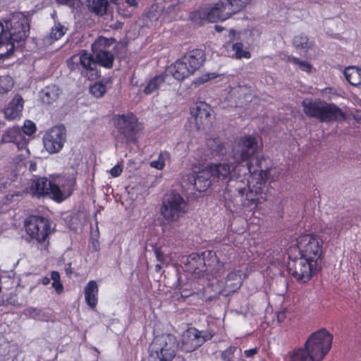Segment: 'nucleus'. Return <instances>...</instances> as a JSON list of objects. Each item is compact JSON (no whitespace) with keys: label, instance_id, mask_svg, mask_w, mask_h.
Returning a JSON list of instances; mask_svg holds the SVG:
<instances>
[{"label":"nucleus","instance_id":"c9c22d12","mask_svg":"<svg viewBox=\"0 0 361 361\" xmlns=\"http://www.w3.org/2000/svg\"><path fill=\"white\" fill-rule=\"evenodd\" d=\"M293 43L297 49H304L305 51L310 48L308 37L304 34L295 35L293 38Z\"/></svg>","mask_w":361,"mask_h":361},{"label":"nucleus","instance_id":"0e129e2a","mask_svg":"<svg viewBox=\"0 0 361 361\" xmlns=\"http://www.w3.org/2000/svg\"><path fill=\"white\" fill-rule=\"evenodd\" d=\"M215 29L219 32L221 30V28L220 27L219 25H215Z\"/></svg>","mask_w":361,"mask_h":361},{"label":"nucleus","instance_id":"a18cd8bd","mask_svg":"<svg viewBox=\"0 0 361 361\" xmlns=\"http://www.w3.org/2000/svg\"><path fill=\"white\" fill-rule=\"evenodd\" d=\"M20 129L22 130V133H23V135H32L37 130L35 124L30 120H26L24 122V125H23V128Z\"/></svg>","mask_w":361,"mask_h":361},{"label":"nucleus","instance_id":"423d86ee","mask_svg":"<svg viewBox=\"0 0 361 361\" xmlns=\"http://www.w3.org/2000/svg\"><path fill=\"white\" fill-rule=\"evenodd\" d=\"M5 27L9 48H7L6 52L1 54V55H8V51L12 52L14 49V42L24 41L30 33L29 20L22 13L14 14L6 20Z\"/></svg>","mask_w":361,"mask_h":361},{"label":"nucleus","instance_id":"4be33fe9","mask_svg":"<svg viewBox=\"0 0 361 361\" xmlns=\"http://www.w3.org/2000/svg\"><path fill=\"white\" fill-rule=\"evenodd\" d=\"M190 71L195 73L204 61L205 55L203 50L200 49H194L187 51L182 57Z\"/></svg>","mask_w":361,"mask_h":361},{"label":"nucleus","instance_id":"de8ad7c7","mask_svg":"<svg viewBox=\"0 0 361 361\" xmlns=\"http://www.w3.org/2000/svg\"><path fill=\"white\" fill-rule=\"evenodd\" d=\"M8 38H7L6 36V27L3 23L0 22V48L3 46H6L7 48H8Z\"/></svg>","mask_w":361,"mask_h":361},{"label":"nucleus","instance_id":"09e8293b","mask_svg":"<svg viewBox=\"0 0 361 361\" xmlns=\"http://www.w3.org/2000/svg\"><path fill=\"white\" fill-rule=\"evenodd\" d=\"M217 76H218V75L216 74L215 73H209L204 74L201 77L199 78L198 81L200 83H204V82H208L212 79L217 78Z\"/></svg>","mask_w":361,"mask_h":361},{"label":"nucleus","instance_id":"bb28decb","mask_svg":"<svg viewBox=\"0 0 361 361\" xmlns=\"http://www.w3.org/2000/svg\"><path fill=\"white\" fill-rule=\"evenodd\" d=\"M211 178L213 179V176H211L207 166L205 170L196 174L194 178V188L199 192L205 191L211 185Z\"/></svg>","mask_w":361,"mask_h":361},{"label":"nucleus","instance_id":"72a5a7b5","mask_svg":"<svg viewBox=\"0 0 361 361\" xmlns=\"http://www.w3.org/2000/svg\"><path fill=\"white\" fill-rule=\"evenodd\" d=\"M189 19L195 25H204L205 23L208 22L207 10L202 8L190 12Z\"/></svg>","mask_w":361,"mask_h":361},{"label":"nucleus","instance_id":"412c9836","mask_svg":"<svg viewBox=\"0 0 361 361\" xmlns=\"http://www.w3.org/2000/svg\"><path fill=\"white\" fill-rule=\"evenodd\" d=\"M49 180L45 177L35 176L30 180L26 192L33 197L40 198L48 195Z\"/></svg>","mask_w":361,"mask_h":361},{"label":"nucleus","instance_id":"e2e57ef3","mask_svg":"<svg viewBox=\"0 0 361 361\" xmlns=\"http://www.w3.org/2000/svg\"><path fill=\"white\" fill-rule=\"evenodd\" d=\"M111 2L113 4L118 5V4H121V3H123L124 0H111Z\"/></svg>","mask_w":361,"mask_h":361},{"label":"nucleus","instance_id":"680f3d73","mask_svg":"<svg viewBox=\"0 0 361 361\" xmlns=\"http://www.w3.org/2000/svg\"><path fill=\"white\" fill-rule=\"evenodd\" d=\"M162 264H163L160 263L155 266V271L157 272H159L161 271V269H162Z\"/></svg>","mask_w":361,"mask_h":361},{"label":"nucleus","instance_id":"052dcab7","mask_svg":"<svg viewBox=\"0 0 361 361\" xmlns=\"http://www.w3.org/2000/svg\"><path fill=\"white\" fill-rule=\"evenodd\" d=\"M30 171H35L37 170V164L35 162H31L29 166Z\"/></svg>","mask_w":361,"mask_h":361},{"label":"nucleus","instance_id":"ea45409f","mask_svg":"<svg viewBox=\"0 0 361 361\" xmlns=\"http://www.w3.org/2000/svg\"><path fill=\"white\" fill-rule=\"evenodd\" d=\"M287 61L293 64L298 65L299 68L302 71H305L306 73H310L312 71V66L310 63L305 61H302L297 57L288 56L287 58Z\"/></svg>","mask_w":361,"mask_h":361},{"label":"nucleus","instance_id":"4468645a","mask_svg":"<svg viewBox=\"0 0 361 361\" xmlns=\"http://www.w3.org/2000/svg\"><path fill=\"white\" fill-rule=\"evenodd\" d=\"M25 228L31 240H36L39 244L44 243L51 234V223L42 216H28L25 222Z\"/></svg>","mask_w":361,"mask_h":361},{"label":"nucleus","instance_id":"2eb2a0df","mask_svg":"<svg viewBox=\"0 0 361 361\" xmlns=\"http://www.w3.org/2000/svg\"><path fill=\"white\" fill-rule=\"evenodd\" d=\"M114 42V39L101 36L92 44V52L99 66L106 69L113 68L115 57L111 47Z\"/></svg>","mask_w":361,"mask_h":361},{"label":"nucleus","instance_id":"473e14b6","mask_svg":"<svg viewBox=\"0 0 361 361\" xmlns=\"http://www.w3.org/2000/svg\"><path fill=\"white\" fill-rule=\"evenodd\" d=\"M290 361H314V359L304 348L293 349L289 353Z\"/></svg>","mask_w":361,"mask_h":361},{"label":"nucleus","instance_id":"3c124183","mask_svg":"<svg viewBox=\"0 0 361 361\" xmlns=\"http://www.w3.org/2000/svg\"><path fill=\"white\" fill-rule=\"evenodd\" d=\"M154 254L156 255V258L157 261H159L160 263L164 264L165 262V255L164 252L161 250V247H155L154 249Z\"/></svg>","mask_w":361,"mask_h":361},{"label":"nucleus","instance_id":"5701e85b","mask_svg":"<svg viewBox=\"0 0 361 361\" xmlns=\"http://www.w3.org/2000/svg\"><path fill=\"white\" fill-rule=\"evenodd\" d=\"M24 100L20 94H16L4 108V113L8 120H14L22 116Z\"/></svg>","mask_w":361,"mask_h":361},{"label":"nucleus","instance_id":"a211bd4d","mask_svg":"<svg viewBox=\"0 0 361 361\" xmlns=\"http://www.w3.org/2000/svg\"><path fill=\"white\" fill-rule=\"evenodd\" d=\"M227 2V0H219L207 11L208 22L224 21L234 14Z\"/></svg>","mask_w":361,"mask_h":361},{"label":"nucleus","instance_id":"cd10ccee","mask_svg":"<svg viewBox=\"0 0 361 361\" xmlns=\"http://www.w3.org/2000/svg\"><path fill=\"white\" fill-rule=\"evenodd\" d=\"M88 10L99 16H103L106 13L109 7L108 0H87Z\"/></svg>","mask_w":361,"mask_h":361},{"label":"nucleus","instance_id":"f3484780","mask_svg":"<svg viewBox=\"0 0 361 361\" xmlns=\"http://www.w3.org/2000/svg\"><path fill=\"white\" fill-rule=\"evenodd\" d=\"M212 109L204 102H197L190 108V115L197 130L209 126L211 123Z\"/></svg>","mask_w":361,"mask_h":361},{"label":"nucleus","instance_id":"8fccbe9b","mask_svg":"<svg viewBox=\"0 0 361 361\" xmlns=\"http://www.w3.org/2000/svg\"><path fill=\"white\" fill-rule=\"evenodd\" d=\"M123 166L121 164H116L110 170V173L112 177H118L123 172Z\"/></svg>","mask_w":361,"mask_h":361},{"label":"nucleus","instance_id":"7ed1b4c3","mask_svg":"<svg viewBox=\"0 0 361 361\" xmlns=\"http://www.w3.org/2000/svg\"><path fill=\"white\" fill-rule=\"evenodd\" d=\"M302 106L307 117L317 118L322 123L342 121L346 118L345 112L336 104L321 99H304Z\"/></svg>","mask_w":361,"mask_h":361},{"label":"nucleus","instance_id":"5fc2aeb1","mask_svg":"<svg viewBox=\"0 0 361 361\" xmlns=\"http://www.w3.org/2000/svg\"><path fill=\"white\" fill-rule=\"evenodd\" d=\"M51 279L53 281H61V276L60 274L57 271H52L51 272Z\"/></svg>","mask_w":361,"mask_h":361},{"label":"nucleus","instance_id":"603ef678","mask_svg":"<svg viewBox=\"0 0 361 361\" xmlns=\"http://www.w3.org/2000/svg\"><path fill=\"white\" fill-rule=\"evenodd\" d=\"M51 286L54 288L56 293L59 295H61L64 290L63 285L61 281H53L51 283Z\"/></svg>","mask_w":361,"mask_h":361},{"label":"nucleus","instance_id":"f257e3e1","mask_svg":"<svg viewBox=\"0 0 361 361\" xmlns=\"http://www.w3.org/2000/svg\"><path fill=\"white\" fill-rule=\"evenodd\" d=\"M259 149L257 138L252 135L238 137L232 149L231 159L243 169V175L247 176L246 185L241 187V182L238 181L236 188L241 204L227 202V207L233 212L243 210L254 214L259 204L266 199L264 187L269 178L271 166L267 163L268 159L262 156L252 159Z\"/></svg>","mask_w":361,"mask_h":361},{"label":"nucleus","instance_id":"6ab92c4d","mask_svg":"<svg viewBox=\"0 0 361 361\" xmlns=\"http://www.w3.org/2000/svg\"><path fill=\"white\" fill-rule=\"evenodd\" d=\"M1 142L2 143H15L18 149H25L28 145V140L18 126L8 128L3 133Z\"/></svg>","mask_w":361,"mask_h":361},{"label":"nucleus","instance_id":"6e6552de","mask_svg":"<svg viewBox=\"0 0 361 361\" xmlns=\"http://www.w3.org/2000/svg\"><path fill=\"white\" fill-rule=\"evenodd\" d=\"M188 211V204L184 197L176 192L171 191L164 198L160 212L161 216L168 221L175 222Z\"/></svg>","mask_w":361,"mask_h":361},{"label":"nucleus","instance_id":"49530a36","mask_svg":"<svg viewBox=\"0 0 361 361\" xmlns=\"http://www.w3.org/2000/svg\"><path fill=\"white\" fill-rule=\"evenodd\" d=\"M235 350V347L229 346L225 350L222 351L221 353V358L223 361H229V360L232 359L233 354Z\"/></svg>","mask_w":361,"mask_h":361},{"label":"nucleus","instance_id":"ddd939ff","mask_svg":"<svg viewBox=\"0 0 361 361\" xmlns=\"http://www.w3.org/2000/svg\"><path fill=\"white\" fill-rule=\"evenodd\" d=\"M189 268L195 273L215 271L216 266L223 267L216 253L212 250H205L201 253L193 252L188 257Z\"/></svg>","mask_w":361,"mask_h":361},{"label":"nucleus","instance_id":"39448f33","mask_svg":"<svg viewBox=\"0 0 361 361\" xmlns=\"http://www.w3.org/2000/svg\"><path fill=\"white\" fill-rule=\"evenodd\" d=\"M178 345L173 334H164L156 336L151 345L149 355L150 361H172Z\"/></svg>","mask_w":361,"mask_h":361},{"label":"nucleus","instance_id":"0eeeda50","mask_svg":"<svg viewBox=\"0 0 361 361\" xmlns=\"http://www.w3.org/2000/svg\"><path fill=\"white\" fill-rule=\"evenodd\" d=\"M332 341L333 335L326 329L322 328L308 337L304 348L314 361H322L331 348Z\"/></svg>","mask_w":361,"mask_h":361},{"label":"nucleus","instance_id":"58836bf2","mask_svg":"<svg viewBox=\"0 0 361 361\" xmlns=\"http://www.w3.org/2000/svg\"><path fill=\"white\" fill-rule=\"evenodd\" d=\"M90 91L92 95L97 98L102 97L106 92V85L102 81L96 82L90 87Z\"/></svg>","mask_w":361,"mask_h":361},{"label":"nucleus","instance_id":"a878e982","mask_svg":"<svg viewBox=\"0 0 361 361\" xmlns=\"http://www.w3.org/2000/svg\"><path fill=\"white\" fill-rule=\"evenodd\" d=\"M206 145L212 157H224L226 154L227 148L226 145L219 137L207 139Z\"/></svg>","mask_w":361,"mask_h":361},{"label":"nucleus","instance_id":"c756f323","mask_svg":"<svg viewBox=\"0 0 361 361\" xmlns=\"http://www.w3.org/2000/svg\"><path fill=\"white\" fill-rule=\"evenodd\" d=\"M60 93L61 90L57 85H47L42 90V101L49 104H51L59 98Z\"/></svg>","mask_w":361,"mask_h":361},{"label":"nucleus","instance_id":"4d7b16f0","mask_svg":"<svg viewBox=\"0 0 361 361\" xmlns=\"http://www.w3.org/2000/svg\"><path fill=\"white\" fill-rule=\"evenodd\" d=\"M66 274L68 276H71L73 273L72 267H71V263H68V267L65 269Z\"/></svg>","mask_w":361,"mask_h":361},{"label":"nucleus","instance_id":"7c9ffc66","mask_svg":"<svg viewBox=\"0 0 361 361\" xmlns=\"http://www.w3.org/2000/svg\"><path fill=\"white\" fill-rule=\"evenodd\" d=\"M344 75L351 85L358 86L361 84V68L349 66L345 69Z\"/></svg>","mask_w":361,"mask_h":361},{"label":"nucleus","instance_id":"e433bc0d","mask_svg":"<svg viewBox=\"0 0 361 361\" xmlns=\"http://www.w3.org/2000/svg\"><path fill=\"white\" fill-rule=\"evenodd\" d=\"M244 45L242 42H236L232 45V50L235 53V57L238 59L251 58V54L247 50L243 49Z\"/></svg>","mask_w":361,"mask_h":361},{"label":"nucleus","instance_id":"c85d7f7f","mask_svg":"<svg viewBox=\"0 0 361 361\" xmlns=\"http://www.w3.org/2000/svg\"><path fill=\"white\" fill-rule=\"evenodd\" d=\"M167 74L162 73L157 75L149 80L147 85L143 89L145 94H151L156 90H159L162 84L166 82Z\"/></svg>","mask_w":361,"mask_h":361},{"label":"nucleus","instance_id":"37998d69","mask_svg":"<svg viewBox=\"0 0 361 361\" xmlns=\"http://www.w3.org/2000/svg\"><path fill=\"white\" fill-rule=\"evenodd\" d=\"M178 293L176 292V294L178 295L179 293L180 297L183 299H185L195 293V292L191 288V285L188 283L180 286L178 288Z\"/></svg>","mask_w":361,"mask_h":361},{"label":"nucleus","instance_id":"dca6fc26","mask_svg":"<svg viewBox=\"0 0 361 361\" xmlns=\"http://www.w3.org/2000/svg\"><path fill=\"white\" fill-rule=\"evenodd\" d=\"M66 138V132L64 126H54L44 135V147L49 153L59 152L63 148Z\"/></svg>","mask_w":361,"mask_h":361},{"label":"nucleus","instance_id":"f704fd0d","mask_svg":"<svg viewBox=\"0 0 361 361\" xmlns=\"http://www.w3.org/2000/svg\"><path fill=\"white\" fill-rule=\"evenodd\" d=\"M170 153L167 151L161 152L159 154L157 160L150 162V166L157 170H162L165 167V161L166 159H170Z\"/></svg>","mask_w":361,"mask_h":361},{"label":"nucleus","instance_id":"393cba45","mask_svg":"<svg viewBox=\"0 0 361 361\" xmlns=\"http://www.w3.org/2000/svg\"><path fill=\"white\" fill-rule=\"evenodd\" d=\"M85 300L92 309H94L99 300V287L94 280H90L84 288Z\"/></svg>","mask_w":361,"mask_h":361},{"label":"nucleus","instance_id":"1a4fd4ad","mask_svg":"<svg viewBox=\"0 0 361 361\" xmlns=\"http://www.w3.org/2000/svg\"><path fill=\"white\" fill-rule=\"evenodd\" d=\"M97 63L93 54L82 50L78 56L74 55L67 61V66L71 71H78L88 80H94L99 76Z\"/></svg>","mask_w":361,"mask_h":361},{"label":"nucleus","instance_id":"20e7f679","mask_svg":"<svg viewBox=\"0 0 361 361\" xmlns=\"http://www.w3.org/2000/svg\"><path fill=\"white\" fill-rule=\"evenodd\" d=\"M208 171L210 173L211 176H213V180H215V178L217 179H226L228 176L231 174V171H233L235 174L236 175V180H235V190L238 192V190L236 188V186L238 185V181H240L241 187H244L246 185V183L245 182V180H246V178L247 176H245L243 175V169L239 164H236L233 162V160H232L231 158L229 159V163H220V164H211L207 166ZM230 202L231 205L233 207V204H241L240 198L238 197V194L235 195V197L232 200H226L225 202L226 207L229 209L231 212L232 211L227 207V202ZM243 213L244 214H246V212L249 213L248 212H244L243 210H240V212H238V213ZM233 213H234L233 212ZM252 215L251 212H250Z\"/></svg>","mask_w":361,"mask_h":361},{"label":"nucleus","instance_id":"6e6d98bb","mask_svg":"<svg viewBox=\"0 0 361 361\" xmlns=\"http://www.w3.org/2000/svg\"><path fill=\"white\" fill-rule=\"evenodd\" d=\"M123 2H126L130 6L137 7V1L136 0H124Z\"/></svg>","mask_w":361,"mask_h":361},{"label":"nucleus","instance_id":"4c0bfd02","mask_svg":"<svg viewBox=\"0 0 361 361\" xmlns=\"http://www.w3.org/2000/svg\"><path fill=\"white\" fill-rule=\"evenodd\" d=\"M76 185V179L73 177L66 178L62 180L61 188L66 196H70Z\"/></svg>","mask_w":361,"mask_h":361},{"label":"nucleus","instance_id":"bf43d9fd","mask_svg":"<svg viewBox=\"0 0 361 361\" xmlns=\"http://www.w3.org/2000/svg\"><path fill=\"white\" fill-rule=\"evenodd\" d=\"M51 278H49L47 276H44L42 279L41 282L43 285L47 286L49 284Z\"/></svg>","mask_w":361,"mask_h":361},{"label":"nucleus","instance_id":"aec40b11","mask_svg":"<svg viewBox=\"0 0 361 361\" xmlns=\"http://www.w3.org/2000/svg\"><path fill=\"white\" fill-rule=\"evenodd\" d=\"M245 277L246 274L243 273L241 270L230 271L225 279L223 291L226 294H231L238 291L240 288Z\"/></svg>","mask_w":361,"mask_h":361},{"label":"nucleus","instance_id":"f8f14e48","mask_svg":"<svg viewBox=\"0 0 361 361\" xmlns=\"http://www.w3.org/2000/svg\"><path fill=\"white\" fill-rule=\"evenodd\" d=\"M214 335L213 330L200 331L195 327H189L181 335L180 350L185 353L193 352L206 341L211 340Z\"/></svg>","mask_w":361,"mask_h":361},{"label":"nucleus","instance_id":"338daca9","mask_svg":"<svg viewBox=\"0 0 361 361\" xmlns=\"http://www.w3.org/2000/svg\"><path fill=\"white\" fill-rule=\"evenodd\" d=\"M159 4H160V3L157 2L156 4L152 5V8H153L155 6H157V5Z\"/></svg>","mask_w":361,"mask_h":361},{"label":"nucleus","instance_id":"864d4df0","mask_svg":"<svg viewBox=\"0 0 361 361\" xmlns=\"http://www.w3.org/2000/svg\"><path fill=\"white\" fill-rule=\"evenodd\" d=\"M258 353V349L257 348H250L248 350H245L244 351V355L247 357H252L254 355H255Z\"/></svg>","mask_w":361,"mask_h":361},{"label":"nucleus","instance_id":"f03ea898","mask_svg":"<svg viewBox=\"0 0 361 361\" xmlns=\"http://www.w3.org/2000/svg\"><path fill=\"white\" fill-rule=\"evenodd\" d=\"M110 123L114 128L112 136L121 144L135 143L143 128L139 118L132 111L114 114Z\"/></svg>","mask_w":361,"mask_h":361},{"label":"nucleus","instance_id":"69168bd1","mask_svg":"<svg viewBox=\"0 0 361 361\" xmlns=\"http://www.w3.org/2000/svg\"><path fill=\"white\" fill-rule=\"evenodd\" d=\"M12 86H13V85H9V87L6 89V91L9 90V89H11L12 87Z\"/></svg>","mask_w":361,"mask_h":361},{"label":"nucleus","instance_id":"a19ab883","mask_svg":"<svg viewBox=\"0 0 361 361\" xmlns=\"http://www.w3.org/2000/svg\"><path fill=\"white\" fill-rule=\"evenodd\" d=\"M231 9L235 13L240 11L251 0H227Z\"/></svg>","mask_w":361,"mask_h":361},{"label":"nucleus","instance_id":"13d9d810","mask_svg":"<svg viewBox=\"0 0 361 361\" xmlns=\"http://www.w3.org/2000/svg\"><path fill=\"white\" fill-rule=\"evenodd\" d=\"M172 361H186L184 357L181 355H176V354L174 355V357L172 359Z\"/></svg>","mask_w":361,"mask_h":361},{"label":"nucleus","instance_id":"9b49d317","mask_svg":"<svg viewBox=\"0 0 361 361\" xmlns=\"http://www.w3.org/2000/svg\"><path fill=\"white\" fill-rule=\"evenodd\" d=\"M297 243L300 255L318 264L323 254L322 239L317 235L305 234L298 237Z\"/></svg>","mask_w":361,"mask_h":361},{"label":"nucleus","instance_id":"c03bdc74","mask_svg":"<svg viewBox=\"0 0 361 361\" xmlns=\"http://www.w3.org/2000/svg\"><path fill=\"white\" fill-rule=\"evenodd\" d=\"M64 34L65 32L63 30V26L59 23L51 28L50 32V37L52 39L58 40L61 39L64 35Z\"/></svg>","mask_w":361,"mask_h":361},{"label":"nucleus","instance_id":"9d476101","mask_svg":"<svg viewBox=\"0 0 361 361\" xmlns=\"http://www.w3.org/2000/svg\"><path fill=\"white\" fill-rule=\"evenodd\" d=\"M319 270V264L316 262H310L301 255L300 257L292 258L289 255L288 271L298 282L307 283Z\"/></svg>","mask_w":361,"mask_h":361},{"label":"nucleus","instance_id":"b1692460","mask_svg":"<svg viewBox=\"0 0 361 361\" xmlns=\"http://www.w3.org/2000/svg\"><path fill=\"white\" fill-rule=\"evenodd\" d=\"M167 71L178 81H183L194 74L182 58L177 59L169 66L167 68Z\"/></svg>","mask_w":361,"mask_h":361},{"label":"nucleus","instance_id":"2f4dec72","mask_svg":"<svg viewBox=\"0 0 361 361\" xmlns=\"http://www.w3.org/2000/svg\"><path fill=\"white\" fill-rule=\"evenodd\" d=\"M49 186L47 187L48 195L57 202L63 201L68 196L63 192V189L57 184L49 180Z\"/></svg>","mask_w":361,"mask_h":361},{"label":"nucleus","instance_id":"79ce46f5","mask_svg":"<svg viewBox=\"0 0 361 361\" xmlns=\"http://www.w3.org/2000/svg\"><path fill=\"white\" fill-rule=\"evenodd\" d=\"M164 5L161 8V13H171L175 11L177 6L179 4V0H161Z\"/></svg>","mask_w":361,"mask_h":361}]
</instances>
